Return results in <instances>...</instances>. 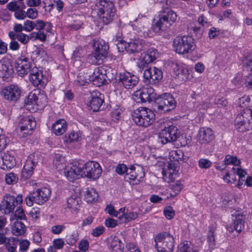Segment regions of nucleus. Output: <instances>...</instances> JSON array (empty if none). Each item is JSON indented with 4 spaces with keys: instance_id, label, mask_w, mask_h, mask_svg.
<instances>
[{
    "instance_id": "f8f14e48",
    "label": "nucleus",
    "mask_w": 252,
    "mask_h": 252,
    "mask_svg": "<svg viewBox=\"0 0 252 252\" xmlns=\"http://www.w3.org/2000/svg\"><path fill=\"white\" fill-rule=\"evenodd\" d=\"M82 167V176L92 180L98 179L101 174L102 169L99 164L95 161L87 162Z\"/></svg>"
},
{
    "instance_id": "393cba45",
    "label": "nucleus",
    "mask_w": 252,
    "mask_h": 252,
    "mask_svg": "<svg viewBox=\"0 0 252 252\" xmlns=\"http://www.w3.org/2000/svg\"><path fill=\"white\" fill-rule=\"evenodd\" d=\"M119 80L125 88L130 89L136 85L139 82V78L135 75L126 72L120 74Z\"/></svg>"
},
{
    "instance_id": "5fc2aeb1",
    "label": "nucleus",
    "mask_w": 252,
    "mask_h": 252,
    "mask_svg": "<svg viewBox=\"0 0 252 252\" xmlns=\"http://www.w3.org/2000/svg\"><path fill=\"white\" fill-rule=\"evenodd\" d=\"M105 231V228L103 226H98L93 229L92 234L94 237H99Z\"/></svg>"
},
{
    "instance_id": "f257e3e1",
    "label": "nucleus",
    "mask_w": 252,
    "mask_h": 252,
    "mask_svg": "<svg viewBox=\"0 0 252 252\" xmlns=\"http://www.w3.org/2000/svg\"><path fill=\"white\" fill-rule=\"evenodd\" d=\"M94 9L100 20L106 25L111 23L116 16L117 10L112 0H96Z\"/></svg>"
},
{
    "instance_id": "79ce46f5",
    "label": "nucleus",
    "mask_w": 252,
    "mask_h": 252,
    "mask_svg": "<svg viewBox=\"0 0 252 252\" xmlns=\"http://www.w3.org/2000/svg\"><path fill=\"white\" fill-rule=\"evenodd\" d=\"M4 245L9 252H16L17 246L14 238H9Z\"/></svg>"
},
{
    "instance_id": "f03ea898",
    "label": "nucleus",
    "mask_w": 252,
    "mask_h": 252,
    "mask_svg": "<svg viewBox=\"0 0 252 252\" xmlns=\"http://www.w3.org/2000/svg\"><path fill=\"white\" fill-rule=\"evenodd\" d=\"M94 52L87 57L88 62L91 64H101L108 56L109 45L104 40H94L93 43Z\"/></svg>"
},
{
    "instance_id": "052dcab7",
    "label": "nucleus",
    "mask_w": 252,
    "mask_h": 252,
    "mask_svg": "<svg viewBox=\"0 0 252 252\" xmlns=\"http://www.w3.org/2000/svg\"><path fill=\"white\" fill-rule=\"evenodd\" d=\"M65 228L64 225H56L52 227L51 232L54 234H59Z\"/></svg>"
},
{
    "instance_id": "69168bd1",
    "label": "nucleus",
    "mask_w": 252,
    "mask_h": 252,
    "mask_svg": "<svg viewBox=\"0 0 252 252\" xmlns=\"http://www.w3.org/2000/svg\"><path fill=\"white\" fill-rule=\"evenodd\" d=\"M35 22L28 20L24 23L25 30L31 32L35 28Z\"/></svg>"
},
{
    "instance_id": "e433bc0d",
    "label": "nucleus",
    "mask_w": 252,
    "mask_h": 252,
    "mask_svg": "<svg viewBox=\"0 0 252 252\" xmlns=\"http://www.w3.org/2000/svg\"><path fill=\"white\" fill-rule=\"evenodd\" d=\"M7 8L10 11L16 12L19 9H25L26 6L22 1H11L6 5Z\"/></svg>"
},
{
    "instance_id": "37998d69",
    "label": "nucleus",
    "mask_w": 252,
    "mask_h": 252,
    "mask_svg": "<svg viewBox=\"0 0 252 252\" xmlns=\"http://www.w3.org/2000/svg\"><path fill=\"white\" fill-rule=\"evenodd\" d=\"M38 97L35 94L30 93L25 100V103L27 105H34L37 103Z\"/></svg>"
},
{
    "instance_id": "5701e85b",
    "label": "nucleus",
    "mask_w": 252,
    "mask_h": 252,
    "mask_svg": "<svg viewBox=\"0 0 252 252\" xmlns=\"http://www.w3.org/2000/svg\"><path fill=\"white\" fill-rule=\"evenodd\" d=\"M82 164L75 163L70 166L66 167L64 170L65 176L71 182L82 176Z\"/></svg>"
},
{
    "instance_id": "774afa93",
    "label": "nucleus",
    "mask_w": 252,
    "mask_h": 252,
    "mask_svg": "<svg viewBox=\"0 0 252 252\" xmlns=\"http://www.w3.org/2000/svg\"><path fill=\"white\" fill-rule=\"evenodd\" d=\"M9 142V139L3 135H0V151L3 150Z\"/></svg>"
},
{
    "instance_id": "39448f33",
    "label": "nucleus",
    "mask_w": 252,
    "mask_h": 252,
    "mask_svg": "<svg viewBox=\"0 0 252 252\" xmlns=\"http://www.w3.org/2000/svg\"><path fill=\"white\" fill-rule=\"evenodd\" d=\"M133 122L137 126L147 127L155 120V115L153 111L146 107H140L131 113Z\"/></svg>"
},
{
    "instance_id": "6e6552de",
    "label": "nucleus",
    "mask_w": 252,
    "mask_h": 252,
    "mask_svg": "<svg viewBox=\"0 0 252 252\" xmlns=\"http://www.w3.org/2000/svg\"><path fill=\"white\" fill-rule=\"evenodd\" d=\"M177 102L170 94L164 93L156 99L154 109L159 113H165L172 111L176 107Z\"/></svg>"
},
{
    "instance_id": "e2e57ef3",
    "label": "nucleus",
    "mask_w": 252,
    "mask_h": 252,
    "mask_svg": "<svg viewBox=\"0 0 252 252\" xmlns=\"http://www.w3.org/2000/svg\"><path fill=\"white\" fill-rule=\"evenodd\" d=\"M105 211L108 213L110 216L113 217H118V212L116 211L114 206L111 204H108L106 206L105 208Z\"/></svg>"
},
{
    "instance_id": "13d9d810",
    "label": "nucleus",
    "mask_w": 252,
    "mask_h": 252,
    "mask_svg": "<svg viewBox=\"0 0 252 252\" xmlns=\"http://www.w3.org/2000/svg\"><path fill=\"white\" fill-rule=\"evenodd\" d=\"M16 38L18 41L24 45L26 44L29 42L28 35L22 32L17 34Z\"/></svg>"
},
{
    "instance_id": "ddd939ff",
    "label": "nucleus",
    "mask_w": 252,
    "mask_h": 252,
    "mask_svg": "<svg viewBox=\"0 0 252 252\" xmlns=\"http://www.w3.org/2000/svg\"><path fill=\"white\" fill-rule=\"evenodd\" d=\"M109 72L103 66L96 67L92 75L90 76V81L96 86L100 87L107 83V80H110Z\"/></svg>"
},
{
    "instance_id": "58836bf2",
    "label": "nucleus",
    "mask_w": 252,
    "mask_h": 252,
    "mask_svg": "<svg viewBox=\"0 0 252 252\" xmlns=\"http://www.w3.org/2000/svg\"><path fill=\"white\" fill-rule=\"evenodd\" d=\"M80 202L81 199L76 194L72 195L67 199L68 207L69 208L75 209L76 208L77 206L79 204Z\"/></svg>"
},
{
    "instance_id": "b1692460",
    "label": "nucleus",
    "mask_w": 252,
    "mask_h": 252,
    "mask_svg": "<svg viewBox=\"0 0 252 252\" xmlns=\"http://www.w3.org/2000/svg\"><path fill=\"white\" fill-rule=\"evenodd\" d=\"M19 126L24 135H31L36 126V122L32 118L29 116H21Z\"/></svg>"
},
{
    "instance_id": "bf43d9fd",
    "label": "nucleus",
    "mask_w": 252,
    "mask_h": 252,
    "mask_svg": "<svg viewBox=\"0 0 252 252\" xmlns=\"http://www.w3.org/2000/svg\"><path fill=\"white\" fill-rule=\"evenodd\" d=\"M26 14V17L28 16L31 19H34L37 17L38 11L35 8H30L28 9Z\"/></svg>"
},
{
    "instance_id": "9b49d317",
    "label": "nucleus",
    "mask_w": 252,
    "mask_h": 252,
    "mask_svg": "<svg viewBox=\"0 0 252 252\" xmlns=\"http://www.w3.org/2000/svg\"><path fill=\"white\" fill-rule=\"evenodd\" d=\"M115 42H117L116 44L119 51L125 49L129 54L138 53L145 48V41L139 38L135 39L129 42H126L120 38H117Z\"/></svg>"
},
{
    "instance_id": "09e8293b",
    "label": "nucleus",
    "mask_w": 252,
    "mask_h": 252,
    "mask_svg": "<svg viewBox=\"0 0 252 252\" xmlns=\"http://www.w3.org/2000/svg\"><path fill=\"white\" fill-rule=\"evenodd\" d=\"M212 165L210 160L205 158H200L198 161V166L202 169H208Z\"/></svg>"
},
{
    "instance_id": "3c124183",
    "label": "nucleus",
    "mask_w": 252,
    "mask_h": 252,
    "mask_svg": "<svg viewBox=\"0 0 252 252\" xmlns=\"http://www.w3.org/2000/svg\"><path fill=\"white\" fill-rule=\"evenodd\" d=\"M232 169L234 171V173H236L239 177V182L238 186H239V183L241 182V181H244L245 180L243 178H245V176L246 174V172L245 171L242 170V169L239 168V167L236 168H233Z\"/></svg>"
},
{
    "instance_id": "a18cd8bd",
    "label": "nucleus",
    "mask_w": 252,
    "mask_h": 252,
    "mask_svg": "<svg viewBox=\"0 0 252 252\" xmlns=\"http://www.w3.org/2000/svg\"><path fill=\"white\" fill-rule=\"evenodd\" d=\"M164 215L168 220L172 219L175 215V212L171 206H166L164 209Z\"/></svg>"
},
{
    "instance_id": "0eeeda50",
    "label": "nucleus",
    "mask_w": 252,
    "mask_h": 252,
    "mask_svg": "<svg viewBox=\"0 0 252 252\" xmlns=\"http://www.w3.org/2000/svg\"><path fill=\"white\" fill-rule=\"evenodd\" d=\"M155 242L157 252H173L175 239L170 233L164 232L158 234L155 238Z\"/></svg>"
},
{
    "instance_id": "f3484780",
    "label": "nucleus",
    "mask_w": 252,
    "mask_h": 252,
    "mask_svg": "<svg viewBox=\"0 0 252 252\" xmlns=\"http://www.w3.org/2000/svg\"><path fill=\"white\" fill-rule=\"evenodd\" d=\"M21 93V88L18 85L13 84L3 88L1 94L7 100L16 101L20 97Z\"/></svg>"
},
{
    "instance_id": "412c9836",
    "label": "nucleus",
    "mask_w": 252,
    "mask_h": 252,
    "mask_svg": "<svg viewBox=\"0 0 252 252\" xmlns=\"http://www.w3.org/2000/svg\"><path fill=\"white\" fill-rule=\"evenodd\" d=\"M29 79L32 85L36 87H43L47 83V80L43 74V71L34 66L29 72Z\"/></svg>"
},
{
    "instance_id": "4be33fe9",
    "label": "nucleus",
    "mask_w": 252,
    "mask_h": 252,
    "mask_svg": "<svg viewBox=\"0 0 252 252\" xmlns=\"http://www.w3.org/2000/svg\"><path fill=\"white\" fill-rule=\"evenodd\" d=\"M159 55V52L157 49L153 47L149 48L143 57L138 62V67L141 69L146 67L158 58Z\"/></svg>"
},
{
    "instance_id": "2eb2a0df",
    "label": "nucleus",
    "mask_w": 252,
    "mask_h": 252,
    "mask_svg": "<svg viewBox=\"0 0 252 252\" xmlns=\"http://www.w3.org/2000/svg\"><path fill=\"white\" fill-rule=\"evenodd\" d=\"M17 72L19 76L24 77L32 68L31 59L28 55L21 54L16 60Z\"/></svg>"
},
{
    "instance_id": "dca6fc26",
    "label": "nucleus",
    "mask_w": 252,
    "mask_h": 252,
    "mask_svg": "<svg viewBox=\"0 0 252 252\" xmlns=\"http://www.w3.org/2000/svg\"><path fill=\"white\" fill-rule=\"evenodd\" d=\"M143 78L145 83L156 85L162 79V72L155 67H149L145 70Z\"/></svg>"
},
{
    "instance_id": "bb28decb",
    "label": "nucleus",
    "mask_w": 252,
    "mask_h": 252,
    "mask_svg": "<svg viewBox=\"0 0 252 252\" xmlns=\"http://www.w3.org/2000/svg\"><path fill=\"white\" fill-rule=\"evenodd\" d=\"M90 107L94 112L101 110L104 108V96L98 92H94L91 94Z\"/></svg>"
},
{
    "instance_id": "9d476101",
    "label": "nucleus",
    "mask_w": 252,
    "mask_h": 252,
    "mask_svg": "<svg viewBox=\"0 0 252 252\" xmlns=\"http://www.w3.org/2000/svg\"><path fill=\"white\" fill-rule=\"evenodd\" d=\"M173 44L176 52L180 54L190 53L195 48L194 39L190 36H177Z\"/></svg>"
},
{
    "instance_id": "7c9ffc66",
    "label": "nucleus",
    "mask_w": 252,
    "mask_h": 252,
    "mask_svg": "<svg viewBox=\"0 0 252 252\" xmlns=\"http://www.w3.org/2000/svg\"><path fill=\"white\" fill-rule=\"evenodd\" d=\"M67 127V124L64 119L57 120L52 126L53 132L56 135H61L64 133Z\"/></svg>"
},
{
    "instance_id": "c85d7f7f",
    "label": "nucleus",
    "mask_w": 252,
    "mask_h": 252,
    "mask_svg": "<svg viewBox=\"0 0 252 252\" xmlns=\"http://www.w3.org/2000/svg\"><path fill=\"white\" fill-rule=\"evenodd\" d=\"M172 66L175 74L179 78L184 81L188 79L189 71L183 64L173 63Z\"/></svg>"
},
{
    "instance_id": "4d7b16f0",
    "label": "nucleus",
    "mask_w": 252,
    "mask_h": 252,
    "mask_svg": "<svg viewBox=\"0 0 252 252\" xmlns=\"http://www.w3.org/2000/svg\"><path fill=\"white\" fill-rule=\"evenodd\" d=\"M79 249L82 252H86L89 248V243L87 240H82L78 245Z\"/></svg>"
},
{
    "instance_id": "6e6d98bb",
    "label": "nucleus",
    "mask_w": 252,
    "mask_h": 252,
    "mask_svg": "<svg viewBox=\"0 0 252 252\" xmlns=\"http://www.w3.org/2000/svg\"><path fill=\"white\" fill-rule=\"evenodd\" d=\"M138 215L136 212L133 211H130L129 212H127L125 215L124 221H130L131 220H135L138 217Z\"/></svg>"
},
{
    "instance_id": "72a5a7b5",
    "label": "nucleus",
    "mask_w": 252,
    "mask_h": 252,
    "mask_svg": "<svg viewBox=\"0 0 252 252\" xmlns=\"http://www.w3.org/2000/svg\"><path fill=\"white\" fill-rule=\"evenodd\" d=\"M12 233L16 236H20L24 234L26 230L25 224L19 220H17L14 222L12 226Z\"/></svg>"
},
{
    "instance_id": "8fccbe9b",
    "label": "nucleus",
    "mask_w": 252,
    "mask_h": 252,
    "mask_svg": "<svg viewBox=\"0 0 252 252\" xmlns=\"http://www.w3.org/2000/svg\"><path fill=\"white\" fill-rule=\"evenodd\" d=\"M5 179L7 184H13L17 182L18 177L16 174L12 172L6 174Z\"/></svg>"
},
{
    "instance_id": "7ed1b4c3",
    "label": "nucleus",
    "mask_w": 252,
    "mask_h": 252,
    "mask_svg": "<svg viewBox=\"0 0 252 252\" xmlns=\"http://www.w3.org/2000/svg\"><path fill=\"white\" fill-rule=\"evenodd\" d=\"M158 142L162 144L180 141V146L183 147L187 144L186 138L180 135V131L178 128L173 125L165 126L158 134Z\"/></svg>"
},
{
    "instance_id": "4468645a",
    "label": "nucleus",
    "mask_w": 252,
    "mask_h": 252,
    "mask_svg": "<svg viewBox=\"0 0 252 252\" xmlns=\"http://www.w3.org/2000/svg\"><path fill=\"white\" fill-rule=\"evenodd\" d=\"M156 93L154 88L151 87L143 88L136 91L133 94V99L137 103L150 102L156 99Z\"/></svg>"
},
{
    "instance_id": "cd10ccee",
    "label": "nucleus",
    "mask_w": 252,
    "mask_h": 252,
    "mask_svg": "<svg viewBox=\"0 0 252 252\" xmlns=\"http://www.w3.org/2000/svg\"><path fill=\"white\" fill-rule=\"evenodd\" d=\"M197 137L200 143L206 144L213 140L214 135L211 128L201 127L199 130Z\"/></svg>"
},
{
    "instance_id": "423d86ee",
    "label": "nucleus",
    "mask_w": 252,
    "mask_h": 252,
    "mask_svg": "<svg viewBox=\"0 0 252 252\" xmlns=\"http://www.w3.org/2000/svg\"><path fill=\"white\" fill-rule=\"evenodd\" d=\"M234 125L238 132L244 133L252 127V109L246 107L236 117Z\"/></svg>"
},
{
    "instance_id": "338daca9",
    "label": "nucleus",
    "mask_w": 252,
    "mask_h": 252,
    "mask_svg": "<svg viewBox=\"0 0 252 252\" xmlns=\"http://www.w3.org/2000/svg\"><path fill=\"white\" fill-rule=\"evenodd\" d=\"M30 244V241L27 240H24L21 241L19 243L20 251L21 252H24L26 251L28 249Z\"/></svg>"
},
{
    "instance_id": "c03bdc74",
    "label": "nucleus",
    "mask_w": 252,
    "mask_h": 252,
    "mask_svg": "<svg viewBox=\"0 0 252 252\" xmlns=\"http://www.w3.org/2000/svg\"><path fill=\"white\" fill-rule=\"evenodd\" d=\"M195 23L203 28L208 27L210 25L207 17L203 14L198 16Z\"/></svg>"
},
{
    "instance_id": "de8ad7c7",
    "label": "nucleus",
    "mask_w": 252,
    "mask_h": 252,
    "mask_svg": "<svg viewBox=\"0 0 252 252\" xmlns=\"http://www.w3.org/2000/svg\"><path fill=\"white\" fill-rule=\"evenodd\" d=\"M177 252H192V249L189 246V242L186 241L180 244Z\"/></svg>"
},
{
    "instance_id": "a878e982",
    "label": "nucleus",
    "mask_w": 252,
    "mask_h": 252,
    "mask_svg": "<svg viewBox=\"0 0 252 252\" xmlns=\"http://www.w3.org/2000/svg\"><path fill=\"white\" fill-rule=\"evenodd\" d=\"M234 217L233 219V223L230 226V229L228 230L232 232L235 230L237 233H240L244 228L245 216L242 214L239 211H235L234 214H232Z\"/></svg>"
},
{
    "instance_id": "49530a36",
    "label": "nucleus",
    "mask_w": 252,
    "mask_h": 252,
    "mask_svg": "<svg viewBox=\"0 0 252 252\" xmlns=\"http://www.w3.org/2000/svg\"><path fill=\"white\" fill-rule=\"evenodd\" d=\"M25 219L26 216L24 213V210L21 208L17 209L14 213L13 218H11L12 220H25Z\"/></svg>"
},
{
    "instance_id": "1a4fd4ad",
    "label": "nucleus",
    "mask_w": 252,
    "mask_h": 252,
    "mask_svg": "<svg viewBox=\"0 0 252 252\" xmlns=\"http://www.w3.org/2000/svg\"><path fill=\"white\" fill-rule=\"evenodd\" d=\"M51 190L47 187L37 189L32 192L30 193L25 198L26 204L32 206L35 203L38 205H42L50 198Z\"/></svg>"
},
{
    "instance_id": "473e14b6",
    "label": "nucleus",
    "mask_w": 252,
    "mask_h": 252,
    "mask_svg": "<svg viewBox=\"0 0 252 252\" xmlns=\"http://www.w3.org/2000/svg\"><path fill=\"white\" fill-rule=\"evenodd\" d=\"M109 247L112 252H123L124 244L118 237L115 236L111 238Z\"/></svg>"
},
{
    "instance_id": "c9c22d12",
    "label": "nucleus",
    "mask_w": 252,
    "mask_h": 252,
    "mask_svg": "<svg viewBox=\"0 0 252 252\" xmlns=\"http://www.w3.org/2000/svg\"><path fill=\"white\" fill-rule=\"evenodd\" d=\"M216 226L212 225L209 227V231L207 236V242L209 247L211 249H213L215 246L214 233L216 230Z\"/></svg>"
},
{
    "instance_id": "ea45409f",
    "label": "nucleus",
    "mask_w": 252,
    "mask_h": 252,
    "mask_svg": "<svg viewBox=\"0 0 252 252\" xmlns=\"http://www.w3.org/2000/svg\"><path fill=\"white\" fill-rule=\"evenodd\" d=\"M224 162L226 165L233 164L235 166H239L241 162L236 156L227 155L225 156Z\"/></svg>"
},
{
    "instance_id": "a19ab883",
    "label": "nucleus",
    "mask_w": 252,
    "mask_h": 252,
    "mask_svg": "<svg viewBox=\"0 0 252 252\" xmlns=\"http://www.w3.org/2000/svg\"><path fill=\"white\" fill-rule=\"evenodd\" d=\"M65 160L64 157L59 154L55 155L53 162L57 168L61 169L63 167V164L65 163Z\"/></svg>"
},
{
    "instance_id": "864d4df0",
    "label": "nucleus",
    "mask_w": 252,
    "mask_h": 252,
    "mask_svg": "<svg viewBox=\"0 0 252 252\" xmlns=\"http://www.w3.org/2000/svg\"><path fill=\"white\" fill-rule=\"evenodd\" d=\"M80 139L81 137L79 134L73 131L68 134V139L66 140V142L70 143L72 142L78 141Z\"/></svg>"
},
{
    "instance_id": "4c0bfd02",
    "label": "nucleus",
    "mask_w": 252,
    "mask_h": 252,
    "mask_svg": "<svg viewBox=\"0 0 252 252\" xmlns=\"http://www.w3.org/2000/svg\"><path fill=\"white\" fill-rule=\"evenodd\" d=\"M242 67L246 71L252 70V54H247L242 60Z\"/></svg>"
},
{
    "instance_id": "6ab92c4d",
    "label": "nucleus",
    "mask_w": 252,
    "mask_h": 252,
    "mask_svg": "<svg viewBox=\"0 0 252 252\" xmlns=\"http://www.w3.org/2000/svg\"><path fill=\"white\" fill-rule=\"evenodd\" d=\"M145 177V172L142 166L138 164L131 165L128 168V172L125 175V180L130 182L135 180L140 182Z\"/></svg>"
},
{
    "instance_id": "a211bd4d",
    "label": "nucleus",
    "mask_w": 252,
    "mask_h": 252,
    "mask_svg": "<svg viewBox=\"0 0 252 252\" xmlns=\"http://www.w3.org/2000/svg\"><path fill=\"white\" fill-rule=\"evenodd\" d=\"M23 201L22 195H18L16 197L9 194H5L2 199V207L5 214L12 212L18 205Z\"/></svg>"
},
{
    "instance_id": "2f4dec72",
    "label": "nucleus",
    "mask_w": 252,
    "mask_h": 252,
    "mask_svg": "<svg viewBox=\"0 0 252 252\" xmlns=\"http://www.w3.org/2000/svg\"><path fill=\"white\" fill-rule=\"evenodd\" d=\"M13 73L12 67L9 62L0 61V77L8 78Z\"/></svg>"
},
{
    "instance_id": "f704fd0d",
    "label": "nucleus",
    "mask_w": 252,
    "mask_h": 252,
    "mask_svg": "<svg viewBox=\"0 0 252 252\" xmlns=\"http://www.w3.org/2000/svg\"><path fill=\"white\" fill-rule=\"evenodd\" d=\"M98 197V194L97 192L93 188L88 189L86 191L85 198L86 200V201L88 202L92 203L94 201H95L97 200Z\"/></svg>"
},
{
    "instance_id": "0e129e2a",
    "label": "nucleus",
    "mask_w": 252,
    "mask_h": 252,
    "mask_svg": "<svg viewBox=\"0 0 252 252\" xmlns=\"http://www.w3.org/2000/svg\"><path fill=\"white\" fill-rule=\"evenodd\" d=\"M128 168L125 164H120L116 167V172L120 175H122L126 172H128Z\"/></svg>"
},
{
    "instance_id": "20e7f679",
    "label": "nucleus",
    "mask_w": 252,
    "mask_h": 252,
    "mask_svg": "<svg viewBox=\"0 0 252 252\" xmlns=\"http://www.w3.org/2000/svg\"><path fill=\"white\" fill-rule=\"evenodd\" d=\"M158 20L153 25V31L156 33H159L171 26L177 19V15L172 10L168 7L164 8L159 12Z\"/></svg>"
},
{
    "instance_id": "aec40b11",
    "label": "nucleus",
    "mask_w": 252,
    "mask_h": 252,
    "mask_svg": "<svg viewBox=\"0 0 252 252\" xmlns=\"http://www.w3.org/2000/svg\"><path fill=\"white\" fill-rule=\"evenodd\" d=\"M38 162L37 156L30 155L27 159L21 172V177L24 180L30 178L33 173V169Z\"/></svg>"
},
{
    "instance_id": "c756f323",
    "label": "nucleus",
    "mask_w": 252,
    "mask_h": 252,
    "mask_svg": "<svg viewBox=\"0 0 252 252\" xmlns=\"http://www.w3.org/2000/svg\"><path fill=\"white\" fill-rule=\"evenodd\" d=\"M1 159L2 162L1 168L3 170L11 169L16 165V160L14 156L8 153H4L1 156Z\"/></svg>"
},
{
    "instance_id": "603ef678",
    "label": "nucleus",
    "mask_w": 252,
    "mask_h": 252,
    "mask_svg": "<svg viewBox=\"0 0 252 252\" xmlns=\"http://www.w3.org/2000/svg\"><path fill=\"white\" fill-rule=\"evenodd\" d=\"M191 29L196 34V37L199 38L202 35L204 28L195 23L194 26H191Z\"/></svg>"
},
{
    "instance_id": "680f3d73",
    "label": "nucleus",
    "mask_w": 252,
    "mask_h": 252,
    "mask_svg": "<svg viewBox=\"0 0 252 252\" xmlns=\"http://www.w3.org/2000/svg\"><path fill=\"white\" fill-rule=\"evenodd\" d=\"M122 111L120 108L114 109L111 112V117L114 121H118L121 118Z\"/></svg>"
}]
</instances>
